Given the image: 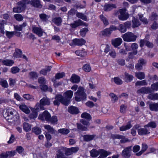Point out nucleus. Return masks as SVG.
<instances>
[{
    "mask_svg": "<svg viewBox=\"0 0 158 158\" xmlns=\"http://www.w3.org/2000/svg\"><path fill=\"white\" fill-rule=\"evenodd\" d=\"M104 10L106 11H109L113 8H115L116 6L115 4H106L104 6Z\"/></svg>",
    "mask_w": 158,
    "mask_h": 158,
    "instance_id": "4468645a",
    "label": "nucleus"
},
{
    "mask_svg": "<svg viewBox=\"0 0 158 158\" xmlns=\"http://www.w3.org/2000/svg\"><path fill=\"white\" fill-rule=\"evenodd\" d=\"M138 62L143 66L146 65L147 64V61L146 60L143 58L139 59Z\"/></svg>",
    "mask_w": 158,
    "mask_h": 158,
    "instance_id": "338daca9",
    "label": "nucleus"
},
{
    "mask_svg": "<svg viewBox=\"0 0 158 158\" xmlns=\"http://www.w3.org/2000/svg\"><path fill=\"white\" fill-rule=\"evenodd\" d=\"M72 43L73 44L78 46H82L86 43V41L83 39H73Z\"/></svg>",
    "mask_w": 158,
    "mask_h": 158,
    "instance_id": "9d476101",
    "label": "nucleus"
},
{
    "mask_svg": "<svg viewBox=\"0 0 158 158\" xmlns=\"http://www.w3.org/2000/svg\"><path fill=\"white\" fill-rule=\"evenodd\" d=\"M3 115L8 122L14 124H18L20 123L19 114L15 111H10L7 110H4Z\"/></svg>",
    "mask_w": 158,
    "mask_h": 158,
    "instance_id": "f257e3e1",
    "label": "nucleus"
},
{
    "mask_svg": "<svg viewBox=\"0 0 158 158\" xmlns=\"http://www.w3.org/2000/svg\"><path fill=\"white\" fill-rule=\"evenodd\" d=\"M132 127L131 122H129L126 125H124L120 127L119 130L122 131H125L131 128Z\"/></svg>",
    "mask_w": 158,
    "mask_h": 158,
    "instance_id": "b1692460",
    "label": "nucleus"
},
{
    "mask_svg": "<svg viewBox=\"0 0 158 158\" xmlns=\"http://www.w3.org/2000/svg\"><path fill=\"white\" fill-rule=\"evenodd\" d=\"M82 68L83 70L86 72H89L91 70V67L88 64L84 65Z\"/></svg>",
    "mask_w": 158,
    "mask_h": 158,
    "instance_id": "6e6d98bb",
    "label": "nucleus"
},
{
    "mask_svg": "<svg viewBox=\"0 0 158 158\" xmlns=\"http://www.w3.org/2000/svg\"><path fill=\"white\" fill-rule=\"evenodd\" d=\"M122 37L125 41L128 42L135 41L137 36L131 32H127L122 36Z\"/></svg>",
    "mask_w": 158,
    "mask_h": 158,
    "instance_id": "7ed1b4c3",
    "label": "nucleus"
},
{
    "mask_svg": "<svg viewBox=\"0 0 158 158\" xmlns=\"http://www.w3.org/2000/svg\"><path fill=\"white\" fill-rule=\"evenodd\" d=\"M115 83L118 85H120L122 84V81L118 77H115L113 79Z\"/></svg>",
    "mask_w": 158,
    "mask_h": 158,
    "instance_id": "603ef678",
    "label": "nucleus"
},
{
    "mask_svg": "<svg viewBox=\"0 0 158 158\" xmlns=\"http://www.w3.org/2000/svg\"><path fill=\"white\" fill-rule=\"evenodd\" d=\"M137 53V50H135L132 52H129L128 54V57L130 59H133L134 57V55H136Z\"/></svg>",
    "mask_w": 158,
    "mask_h": 158,
    "instance_id": "052dcab7",
    "label": "nucleus"
},
{
    "mask_svg": "<svg viewBox=\"0 0 158 158\" xmlns=\"http://www.w3.org/2000/svg\"><path fill=\"white\" fill-rule=\"evenodd\" d=\"M90 155L92 157H96L100 154L99 150L98 151L95 149H93L90 151Z\"/></svg>",
    "mask_w": 158,
    "mask_h": 158,
    "instance_id": "473e14b6",
    "label": "nucleus"
},
{
    "mask_svg": "<svg viewBox=\"0 0 158 158\" xmlns=\"http://www.w3.org/2000/svg\"><path fill=\"white\" fill-rule=\"evenodd\" d=\"M70 101V99L64 96L63 97V99H62L61 103L64 105L67 106L69 104Z\"/></svg>",
    "mask_w": 158,
    "mask_h": 158,
    "instance_id": "c03bdc74",
    "label": "nucleus"
},
{
    "mask_svg": "<svg viewBox=\"0 0 158 158\" xmlns=\"http://www.w3.org/2000/svg\"><path fill=\"white\" fill-rule=\"evenodd\" d=\"M32 1H30V4L33 6L41 8L42 6L41 5L40 2L39 0H32Z\"/></svg>",
    "mask_w": 158,
    "mask_h": 158,
    "instance_id": "4be33fe9",
    "label": "nucleus"
},
{
    "mask_svg": "<svg viewBox=\"0 0 158 158\" xmlns=\"http://www.w3.org/2000/svg\"><path fill=\"white\" fill-rule=\"evenodd\" d=\"M51 115L46 110L43 112L42 114H40L39 116V118L42 120H44L48 121L50 120Z\"/></svg>",
    "mask_w": 158,
    "mask_h": 158,
    "instance_id": "0eeeda50",
    "label": "nucleus"
},
{
    "mask_svg": "<svg viewBox=\"0 0 158 158\" xmlns=\"http://www.w3.org/2000/svg\"><path fill=\"white\" fill-rule=\"evenodd\" d=\"M32 30L33 32L37 35L39 37L42 36L44 31L41 28L35 26H33L32 27Z\"/></svg>",
    "mask_w": 158,
    "mask_h": 158,
    "instance_id": "6e6552de",
    "label": "nucleus"
},
{
    "mask_svg": "<svg viewBox=\"0 0 158 158\" xmlns=\"http://www.w3.org/2000/svg\"><path fill=\"white\" fill-rule=\"evenodd\" d=\"M65 76V74L64 72L57 73L55 76V78L56 79H59L63 78Z\"/></svg>",
    "mask_w": 158,
    "mask_h": 158,
    "instance_id": "5fc2aeb1",
    "label": "nucleus"
},
{
    "mask_svg": "<svg viewBox=\"0 0 158 158\" xmlns=\"http://www.w3.org/2000/svg\"><path fill=\"white\" fill-rule=\"evenodd\" d=\"M111 138L113 139H121L120 141L121 143H124L126 142H129L130 141V140L126 138L125 136L119 134L111 135Z\"/></svg>",
    "mask_w": 158,
    "mask_h": 158,
    "instance_id": "20e7f679",
    "label": "nucleus"
},
{
    "mask_svg": "<svg viewBox=\"0 0 158 158\" xmlns=\"http://www.w3.org/2000/svg\"><path fill=\"white\" fill-rule=\"evenodd\" d=\"M152 90L149 87H143L137 91L138 94H147L152 92Z\"/></svg>",
    "mask_w": 158,
    "mask_h": 158,
    "instance_id": "1a4fd4ad",
    "label": "nucleus"
},
{
    "mask_svg": "<svg viewBox=\"0 0 158 158\" xmlns=\"http://www.w3.org/2000/svg\"><path fill=\"white\" fill-rule=\"evenodd\" d=\"M70 80L73 83H78L80 81V78L78 76L73 74L72 75Z\"/></svg>",
    "mask_w": 158,
    "mask_h": 158,
    "instance_id": "5701e85b",
    "label": "nucleus"
},
{
    "mask_svg": "<svg viewBox=\"0 0 158 158\" xmlns=\"http://www.w3.org/2000/svg\"><path fill=\"white\" fill-rule=\"evenodd\" d=\"M116 61L118 64L121 66H124L125 64V60L121 58L117 59Z\"/></svg>",
    "mask_w": 158,
    "mask_h": 158,
    "instance_id": "bf43d9fd",
    "label": "nucleus"
},
{
    "mask_svg": "<svg viewBox=\"0 0 158 158\" xmlns=\"http://www.w3.org/2000/svg\"><path fill=\"white\" fill-rule=\"evenodd\" d=\"M74 95L75 96V99L77 102L85 101L86 99L87 95L83 87H79L77 91L75 93Z\"/></svg>",
    "mask_w": 158,
    "mask_h": 158,
    "instance_id": "f03ea898",
    "label": "nucleus"
},
{
    "mask_svg": "<svg viewBox=\"0 0 158 158\" xmlns=\"http://www.w3.org/2000/svg\"><path fill=\"white\" fill-rule=\"evenodd\" d=\"M65 156L62 150H59L56 154V158H65Z\"/></svg>",
    "mask_w": 158,
    "mask_h": 158,
    "instance_id": "de8ad7c7",
    "label": "nucleus"
},
{
    "mask_svg": "<svg viewBox=\"0 0 158 158\" xmlns=\"http://www.w3.org/2000/svg\"><path fill=\"white\" fill-rule=\"evenodd\" d=\"M52 21L57 25L60 26L61 25L62 19L60 17H56L52 19Z\"/></svg>",
    "mask_w": 158,
    "mask_h": 158,
    "instance_id": "cd10ccee",
    "label": "nucleus"
},
{
    "mask_svg": "<svg viewBox=\"0 0 158 158\" xmlns=\"http://www.w3.org/2000/svg\"><path fill=\"white\" fill-rule=\"evenodd\" d=\"M20 71V69L17 67L15 66L12 67L10 69V72L13 74L18 73Z\"/></svg>",
    "mask_w": 158,
    "mask_h": 158,
    "instance_id": "864d4df0",
    "label": "nucleus"
},
{
    "mask_svg": "<svg viewBox=\"0 0 158 158\" xmlns=\"http://www.w3.org/2000/svg\"><path fill=\"white\" fill-rule=\"evenodd\" d=\"M156 126V123L152 121L149 122L148 124L144 126V127H151L152 128H155Z\"/></svg>",
    "mask_w": 158,
    "mask_h": 158,
    "instance_id": "79ce46f5",
    "label": "nucleus"
},
{
    "mask_svg": "<svg viewBox=\"0 0 158 158\" xmlns=\"http://www.w3.org/2000/svg\"><path fill=\"white\" fill-rule=\"evenodd\" d=\"M122 40L120 38H117L112 40V44L115 47L120 45L122 42Z\"/></svg>",
    "mask_w": 158,
    "mask_h": 158,
    "instance_id": "2eb2a0df",
    "label": "nucleus"
},
{
    "mask_svg": "<svg viewBox=\"0 0 158 158\" xmlns=\"http://www.w3.org/2000/svg\"><path fill=\"white\" fill-rule=\"evenodd\" d=\"M147 83L146 80H144L141 81H138L135 84V85L141 86V85H147Z\"/></svg>",
    "mask_w": 158,
    "mask_h": 158,
    "instance_id": "a19ab883",
    "label": "nucleus"
},
{
    "mask_svg": "<svg viewBox=\"0 0 158 158\" xmlns=\"http://www.w3.org/2000/svg\"><path fill=\"white\" fill-rule=\"evenodd\" d=\"M100 156L98 158H105L108 155L111 154V152H107L104 149H101L99 150Z\"/></svg>",
    "mask_w": 158,
    "mask_h": 158,
    "instance_id": "ddd939ff",
    "label": "nucleus"
},
{
    "mask_svg": "<svg viewBox=\"0 0 158 158\" xmlns=\"http://www.w3.org/2000/svg\"><path fill=\"white\" fill-rule=\"evenodd\" d=\"M39 16L41 20L44 21H46L48 17V15L44 14H40L39 15Z\"/></svg>",
    "mask_w": 158,
    "mask_h": 158,
    "instance_id": "13d9d810",
    "label": "nucleus"
},
{
    "mask_svg": "<svg viewBox=\"0 0 158 158\" xmlns=\"http://www.w3.org/2000/svg\"><path fill=\"white\" fill-rule=\"evenodd\" d=\"M148 98L152 100L158 99V94H150L148 96Z\"/></svg>",
    "mask_w": 158,
    "mask_h": 158,
    "instance_id": "4d7b16f0",
    "label": "nucleus"
},
{
    "mask_svg": "<svg viewBox=\"0 0 158 158\" xmlns=\"http://www.w3.org/2000/svg\"><path fill=\"white\" fill-rule=\"evenodd\" d=\"M132 27L133 28L138 27L140 25L139 21L135 19H134L132 20Z\"/></svg>",
    "mask_w": 158,
    "mask_h": 158,
    "instance_id": "e433bc0d",
    "label": "nucleus"
},
{
    "mask_svg": "<svg viewBox=\"0 0 158 158\" xmlns=\"http://www.w3.org/2000/svg\"><path fill=\"white\" fill-rule=\"evenodd\" d=\"M124 79L127 82H131L133 78V76L132 75L129 74L128 73L125 72L124 73Z\"/></svg>",
    "mask_w": 158,
    "mask_h": 158,
    "instance_id": "412c9836",
    "label": "nucleus"
},
{
    "mask_svg": "<svg viewBox=\"0 0 158 158\" xmlns=\"http://www.w3.org/2000/svg\"><path fill=\"white\" fill-rule=\"evenodd\" d=\"M26 4L21 1L17 3L18 6H19V7H20L21 9H23V10H25L26 8Z\"/></svg>",
    "mask_w": 158,
    "mask_h": 158,
    "instance_id": "680f3d73",
    "label": "nucleus"
},
{
    "mask_svg": "<svg viewBox=\"0 0 158 158\" xmlns=\"http://www.w3.org/2000/svg\"><path fill=\"white\" fill-rule=\"evenodd\" d=\"M137 131L138 134L140 135H147L150 133L147 127L138 129Z\"/></svg>",
    "mask_w": 158,
    "mask_h": 158,
    "instance_id": "f8f14e48",
    "label": "nucleus"
},
{
    "mask_svg": "<svg viewBox=\"0 0 158 158\" xmlns=\"http://www.w3.org/2000/svg\"><path fill=\"white\" fill-rule=\"evenodd\" d=\"M100 17L103 22V23L104 25L106 26L108 25L109 22L107 19L104 17L103 15H101L100 16Z\"/></svg>",
    "mask_w": 158,
    "mask_h": 158,
    "instance_id": "8fccbe9b",
    "label": "nucleus"
},
{
    "mask_svg": "<svg viewBox=\"0 0 158 158\" xmlns=\"http://www.w3.org/2000/svg\"><path fill=\"white\" fill-rule=\"evenodd\" d=\"M69 130L67 129L62 128L58 130L59 133L64 135L67 134L69 132Z\"/></svg>",
    "mask_w": 158,
    "mask_h": 158,
    "instance_id": "37998d69",
    "label": "nucleus"
},
{
    "mask_svg": "<svg viewBox=\"0 0 158 158\" xmlns=\"http://www.w3.org/2000/svg\"><path fill=\"white\" fill-rule=\"evenodd\" d=\"M149 108L151 110L157 111L158 110V103H153L149 105Z\"/></svg>",
    "mask_w": 158,
    "mask_h": 158,
    "instance_id": "c85d7f7f",
    "label": "nucleus"
},
{
    "mask_svg": "<svg viewBox=\"0 0 158 158\" xmlns=\"http://www.w3.org/2000/svg\"><path fill=\"white\" fill-rule=\"evenodd\" d=\"M95 136V135H84L83 137L84 141L88 142L93 140Z\"/></svg>",
    "mask_w": 158,
    "mask_h": 158,
    "instance_id": "6ab92c4d",
    "label": "nucleus"
},
{
    "mask_svg": "<svg viewBox=\"0 0 158 158\" xmlns=\"http://www.w3.org/2000/svg\"><path fill=\"white\" fill-rule=\"evenodd\" d=\"M73 92L71 90H68L66 91L64 94V96L69 99H70L73 96Z\"/></svg>",
    "mask_w": 158,
    "mask_h": 158,
    "instance_id": "c756f323",
    "label": "nucleus"
},
{
    "mask_svg": "<svg viewBox=\"0 0 158 158\" xmlns=\"http://www.w3.org/2000/svg\"><path fill=\"white\" fill-rule=\"evenodd\" d=\"M120 15H118V18L121 20H126L129 17V15L126 13L125 9H121L119 10Z\"/></svg>",
    "mask_w": 158,
    "mask_h": 158,
    "instance_id": "423d86ee",
    "label": "nucleus"
},
{
    "mask_svg": "<svg viewBox=\"0 0 158 158\" xmlns=\"http://www.w3.org/2000/svg\"><path fill=\"white\" fill-rule=\"evenodd\" d=\"M13 60H2V63L3 65L7 66H11L14 63Z\"/></svg>",
    "mask_w": 158,
    "mask_h": 158,
    "instance_id": "393cba45",
    "label": "nucleus"
},
{
    "mask_svg": "<svg viewBox=\"0 0 158 158\" xmlns=\"http://www.w3.org/2000/svg\"><path fill=\"white\" fill-rule=\"evenodd\" d=\"M44 128L46 129L48 133H50L52 134H54L56 132V131L50 125H45L44 126Z\"/></svg>",
    "mask_w": 158,
    "mask_h": 158,
    "instance_id": "a211bd4d",
    "label": "nucleus"
},
{
    "mask_svg": "<svg viewBox=\"0 0 158 158\" xmlns=\"http://www.w3.org/2000/svg\"><path fill=\"white\" fill-rule=\"evenodd\" d=\"M57 121V117L56 116H53L52 117H50V120L48 121H50L52 124H56Z\"/></svg>",
    "mask_w": 158,
    "mask_h": 158,
    "instance_id": "3c124183",
    "label": "nucleus"
},
{
    "mask_svg": "<svg viewBox=\"0 0 158 158\" xmlns=\"http://www.w3.org/2000/svg\"><path fill=\"white\" fill-rule=\"evenodd\" d=\"M19 108L21 110L26 114H29L30 112L29 108L25 104L20 105L19 106Z\"/></svg>",
    "mask_w": 158,
    "mask_h": 158,
    "instance_id": "aec40b11",
    "label": "nucleus"
},
{
    "mask_svg": "<svg viewBox=\"0 0 158 158\" xmlns=\"http://www.w3.org/2000/svg\"><path fill=\"white\" fill-rule=\"evenodd\" d=\"M135 77L138 79L142 80L145 78V74L143 72H141L135 73Z\"/></svg>",
    "mask_w": 158,
    "mask_h": 158,
    "instance_id": "bb28decb",
    "label": "nucleus"
},
{
    "mask_svg": "<svg viewBox=\"0 0 158 158\" xmlns=\"http://www.w3.org/2000/svg\"><path fill=\"white\" fill-rule=\"evenodd\" d=\"M152 89L153 90L157 91L158 90V82L154 83L151 85Z\"/></svg>",
    "mask_w": 158,
    "mask_h": 158,
    "instance_id": "0e129e2a",
    "label": "nucleus"
},
{
    "mask_svg": "<svg viewBox=\"0 0 158 158\" xmlns=\"http://www.w3.org/2000/svg\"><path fill=\"white\" fill-rule=\"evenodd\" d=\"M102 35L106 36H110L111 34V31L109 28L105 29L101 32Z\"/></svg>",
    "mask_w": 158,
    "mask_h": 158,
    "instance_id": "2f4dec72",
    "label": "nucleus"
},
{
    "mask_svg": "<svg viewBox=\"0 0 158 158\" xmlns=\"http://www.w3.org/2000/svg\"><path fill=\"white\" fill-rule=\"evenodd\" d=\"M148 146L146 144H142V149L139 152L136 153V155L137 156H140L143 152H144L148 148Z\"/></svg>",
    "mask_w": 158,
    "mask_h": 158,
    "instance_id": "c9c22d12",
    "label": "nucleus"
},
{
    "mask_svg": "<svg viewBox=\"0 0 158 158\" xmlns=\"http://www.w3.org/2000/svg\"><path fill=\"white\" fill-rule=\"evenodd\" d=\"M150 19L152 21H155L158 19V14L156 12H152L149 17Z\"/></svg>",
    "mask_w": 158,
    "mask_h": 158,
    "instance_id": "f704fd0d",
    "label": "nucleus"
},
{
    "mask_svg": "<svg viewBox=\"0 0 158 158\" xmlns=\"http://www.w3.org/2000/svg\"><path fill=\"white\" fill-rule=\"evenodd\" d=\"M6 35L8 38H10L13 36L15 34V31L10 32L6 31Z\"/></svg>",
    "mask_w": 158,
    "mask_h": 158,
    "instance_id": "69168bd1",
    "label": "nucleus"
},
{
    "mask_svg": "<svg viewBox=\"0 0 158 158\" xmlns=\"http://www.w3.org/2000/svg\"><path fill=\"white\" fill-rule=\"evenodd\" d=\"M14 17L15 19L18 21H22L23 19V17L22 15L19 14H17L14 15Z\"/></svg>",
    "mask_w": 158,
    "mask_h": 158,
    "instance_id": "e2e57ef3",
    "label": "nucleus"
},
{
    "mask_svg": "<svg viewBox=\"0 0 158 158\" xmlns=\"http://www.w3.org/2000/svg\"><path fill=\"white\" fill-rule=\"evenodd\" d=\"M23 129L27 132L31 130V126L26 123H24L23 124Z\"/></svg>",
    "mask_w": 158,
    "mask_h": 158,
    "instance_id": "ea45409f",
    "label": "nucleus"
},
{
    "mask_svg": "<svg viewBox=\"0 0 158 158\" xmlns=\"http://www.w3.org/2000/svg\"><path fill=\"white\" fill-rule=\"evenodd\" d=\"M76 16L78 18L82 19L85 21H86L87 20V19L86 16L82 13L78 12L76 14Z\"/></svg>",
    "mask_w": 158,
    "mask_h": 158,
    "instance_id": "a18cd8bd",
    "label": "nucleus"
},
{
    "mask_svg": "<svg viewBox=\"0 0 158 158\" xmlns=\"http://www.w3.org/2000/svg\"><path fill=\"white\" fill-rule=\"evenodd\" d=\"M118 30L121 33H124L127 31V29L126 28L123 24H121L119 25Z\"/></svg>",
    "mask_w": 158,
    "mask_h": 158,
    "instance_id": "58836bf2",
    "label": "nucleus"
},
{
    "mask_svg": "<svg viewBox=\"0 0 158 158\" xmlns=\"http://www.w3.org/2000/svg\"><path fill=\"white\" fill-rule=\"evenodd\" d=\"M50 104L49 100L47 98H44L41 99L40 101V108L42 109H44L42 105L44 106L45 105H49Z\"/></svg>",
    "mask_w": 158,
    "mask_h": 158,
    "instance_id": "9b49d317",
    "label": "nucleus"
},
{
    "mask_svg": "<svg viewBox=\"0 0 158 158\" xmlns=\"http://www.w3.org/2000/svg\"><path fill=\"white\" fill-rule=\"evenodd\" d=\"M77 129L81 131H85L88 130L87 128L82 125L81 123H76Z\"/></svg>",
    "mask_w": 158,
    "mask_h": 158,
    "instance_id": "a878e982",
    "label": "nucleus"
},
{
    "mask_svg": "<svg viewBox=\"0 0 158 158\" xmlns=\"http://www.w3.org/2000/svg\"><path fill=\"white\" fill-rule=\"evenodd\" d=\"M32 131L33 132L37 135L40 134L41 132V129L37 127H35L33 128Z\"/></svg>",
    "mask_w": 158,
    "mask_h": 158,
    "instance_id": "09e8293b",
    "label": "nucleus"
},
{
    "mask_svg": "<svg viewBox=\"0 0 158 158\" xmlns=\"http://www.w3.org/2000/svg\"><path fill=\"white\" fill-rule=\"evenodd\" d=\"M46 80L43 77H40L38 79V82L41 85H44L46 83Z\"/></svg>",
    "mask_w": 158,
    "mask_h": 158,
    "instance_id": "774afa93",
    "label": "nucleus"
},
{
    "mask_svg": "<svg viewBox=\"0 0 158 158\" xmlns=\"http://www.w3.org/2000/svg\"><path fill=\"white\" fill-rule=\"evenodd\" d=\"M83 24V22L80 19L77 21H74V23L70 24L71 27L73 28H75L78 27L82 25Z\"/></svg>",
    "mask_w": 158,
    "mask_h": 158,
    "instance_id": "dca6fc26",
    "label": "nucleus"
},
{
    "mask_svg": "<svg viewBox=\"0 0 158 158\" xmlns=\"http://www.w3.org/2000/svg\"><path fill=\"white\" fill-rule=\"evenodd\" d=\"M88 31V29L86 27L81 29L80 32V35L83 37H85Z\"/></svg>",
    "mask_w": 158,
    "mask_h": 158,
    "instance_id": "49530a36",
    "label": "nucleus"
},
{
    "mask_svg": "<svg viewBox=\"0 0 158 158\" xmlns=\"http://www.w3.org/2000/svg\"><path fill=\"white\" fill-rule=\"evenodd\" d=\"M22 54V51L19 49L16 48L15 50V52L14 53L15 56L16 58H20L21 57Z\"/></svg>",
    "mask_w": 158,
    "mask_h": 158,
    "instance_id": "72a5a7b5",
    "label": "nucleus"
},
{
    "mask_svg": "<svg viewBox=\"0 0 158 158\" xmlns=\"http://www.w3.org/2000/svg\"><path fill=\"white\" fill-rule=\"evenodd\" d=\"M6 24V21L2 20L0 23V32L2 34L5 33L4 25Z\"/></svg>",
    "mask_w": 158,
    "mask_h": 158,
    "instance_id": "4c0bfd02",
    "label": "nucleus"
},
{
    "mask_svg": "<svg viewBox=\"0 0 158 158\" xmlns=\"http://www.w3.org/2000/svg\"><path fill=\"white\" fill-rule=\"evenodd\" d=\"M132 146L126 147L122 152L121 155L124 158H129L131 156Z\"/></svg>",
    "mask_w": 158,
    "mask_h": 158,
    "instance_id": "39448f33",
    "label": "nucleus"
},
{
    "mask_svg": "<svg viewBox=\"0 0 158 158\" xmlns=\"http://www.w3.org/2000/svg\"><path fill=\"white\" fill-rule=\"evenodd\" d=\"M81 117L82 118H85L88 121H90L92 118L90 115L85 112L81 114Z\"/></svg>",
    "mask_w": 158,
    "mask_h": 158,
    "instance_id": "7c9ffc66",
    "label": "nucleus"
},
{
    "mask_svg": "<svg viewBox=\"0 0 158 158\" xmlns=\"http://www.w3.org/2000/svg\"><path fill=\"white\" fill-rule=\"evenodd\" d=\"M69 112L72 114H77L79 112L78 109L76 107L71 106L68 109Z\"/></svg>",
    "mask_w": 158,
    "mask_h": 158,
    "instance_id": "f3484780",
    "label": "nucleus"
}]
</instances>
